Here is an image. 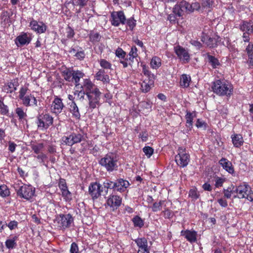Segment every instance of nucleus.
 <instances>
[{
  "instance_id": "10",
  "label": "nucleus",
  "mask_w": 253,
  "mask_h": 253,
  "mask_svg": "<svg viewBox=\"0 0 253 253\" xmlns=\"http://www.w3.org/2000/svg\"><path fill=\"white\" fill-rule=\"evenodd\" d=\"M189 3L185 0L178 1L172 9L173 14L180 17L183 16L184 12H189Z\"/></svg>"
},
{
  "instance_id": "17",
  "label": "nucleus",
  "mask_w": 253,
  "mask_h": 253,
  "mask_svg": "<svg viewBox=\"0 0 253 253\" xmlns=\"http://www.w3.org/2000/svg\"><path fill=\"white\" fill-rule=\"evenodd\" d=\"M30 26L32 30L39 34L44 33L46 30V26L42 22L38 24L36 20L31 21Z\"/></svg>"
},
{
  "instance_id": "57",
  "label": "nucleus",
  "mask_w": 253,
  "mask_h": 253,
  "mask_svg": "<svg viewBox=\"0 0 253 253\" xmlns=\"http://www.w3.org/2000/svg\"><path fill=\"white\" fill-rule=\"evenodd\" d=\"M8 150L11 153H13L15 150L17 145L12 141H9L8 142Z\"/></svg>"
},
{
  "instance_id": "33",
  "label": "nucleus",
  "mask_w": 253,
  "mask_h": 253,
  "mask_svg": "<svg viewBox=\"0 0 253 253\" xmlns=\"http://www.w3.org/2000/svg\"><path fill=\"white\" fill-rule=\"evenodd\" d=\"M240 30L242 31H245L248 34L252 33L253 31L252 25L250 22L247 21H244L243 22V24L240 26Z\"/></svg>"
},
{
  "instance_id": "21",
  "label": "nucleus",
  "mask_w": 253,
  "mask_h": 253,
  "mask_svg": "<svg viewBox=\"0 0 253 253\" xmlns=\"http://www.w3.org/2000/svg\"><path fill=\"white\" fill-rule=\"evenodd\" d=\"M21 100H22L23 105L26 106H37V100L34 96L31 94L25 96Z\"/></svg>"
},
{
  "instance_id": "61",
  "label": "nucleus",
  "mask_w": 253,
  "mask_h": 253,
  "mask_svg": "<svg viewBox=\"0 0 253 253\" xmlns=\"http://www.w3.org/2000/svg\"><path fill=\"white\" fill-rule=\"evenodd\" d=\"M223 182H224L223 179L220 178V177H217L215 180V187H219L222 186V184L223 183Z\"/></svg>"
},
{
  "instance_id": "38",
  "label": "nucleus",
  "mask_w": 253,
  "mask_h": 253,
  "mask_svg": "<svg viewBox=\"0 0 253 253\" xmlns=\"http://www.w3.org/2000/svg\"><path fill=\"white\" fill-rule=\"evenodd\" d=\"M115 182L111 181L109 180H106L103 183L104 188L106 189L105 193H107L108 189H112L115 191Z\"/></svg>"
},
{
  "instance_id": "31",
  "label": "nucleus",
  "mask_w": 253,
  "mask_h": 253,
  "mask_svg": "<svg viewBox=\"0 0 253 253\" xmlns=\"http://www.w3.org/2000/svg\"><path fill=\"white\" fill-rule=\"evenodd\" d=\"M219 37L216 35L214 37H209L207 41L206 42V44L210 48H213L217 45V42Z\"/></svg>"
},
{
  "instance_id": "46",
  "label": "nucleus",
  "mask_w": 253,
  "mask_h": 253,
  "mask_svg": "<svg viewBox=\"0 0 253 253\" xmlns=\"http://www.w3.org/2000/svg\"><path fill=\"white\" fill-rule=\"evenodd\" d=\"M143 151L147 158H150L154 153V149L150 146H145L143 148Z\"/></svg>"
},
{
  "instance_id": "12",
  "label": "nucleus",
  "mask_w": 253,
  "mask_h": 253,
  "mask_svg": "<svg viewBox=\"0 0 253 253\" xmlns=\"http://www.w3.org/2000/svg\"><path fill=\"white\" fill-rule=\"evenodd\" d=\"M103 192V187L101 185L97 182L91 183L88 187V192L91 196L92 199L94 200L98 198Z\"/></svg>"
},
{
  "instance_id": "23",
  "label": "nucleus",
  "mask_w": 253,
  "mask_h": 253,
  "mask_svg": "<svg viewBox=\"0 0 253 253\" xmlns=\"http://www.w3.org/2000/svg\"><path fill=\"white\" fill-rule=\"evenodd\" d=\"M232 141L234 147L239 148L244 144V139L241 134H234L231 135Z\"/></svg>"
},
{
  "instance_id": "30",
  "label": "nucleus",
  "mask_w": 253,
  "mask_h": 253,
  "mask_svg": "<svg viewBox=\"0 0 253 253\" xmlns=\"http://www.w3.org/2000/svg\"><path fill=\"white\" fill-rule=\"evenodd\" d=\"M196 113L193 112L191 113L190 112H187L185 116V119L186 120V126L189 128H191L193 126V120L196 117Z\"/></svg>"
},
{
  "instance_id": "39",
  "label": "nucleus",
  "mask_w": 253,
  "mask_h": 253,
  "mask_svg": "<svg viewBox=\"0 0 253 253\" xmlns=\"http://www.w3.org/2000/svg\"><path fill=\"white\" fill-rule=\"evenodd\" d=\"M161 65V59L157 56L153 57L151 61V66L154 69H157Z\"/></svg>"
},
{
  "instance_id": "53",
  "label": "nucleus",
  "mask_w": 253,
  "mask_h": 253,
  "mask_svg": "<svg viewBox=\"0 0 253 253\" xmlns=\"http://www.w3.org/2000/svg\"><path fill=\"white\" fill-rule=\"evenodd\" d=\"M62 196L65 198L66 200H69L72 199V195L71 193L68 189L66 190H64L62 191Z\"/></svg>"
},
{
  "instance_id": "8",
  "label": "nucleus",
  "mask_w": 253,
  "mask_h": 253,
  "mask_svg": "<svg viewBox=\"0 0 253 253\" xmlns=\"http://www.w3.org/2000/svg\"><path fill=\"white\" fill-rule=\"evenodd\" d=\"M175 160L176 164L180 167H186L189 162V155L185 152V149L179 148L178 153L175 156Z\"/></svg>"
},
{
  "instance_id": "29",
  "label": "nucleus",
  "mask_w": 253,
  "mask_h": 253,
  "mask_svg": "<svg viewBox=\"0 0 253 253\" xmlns=\"http://www.w3.org/2000/svg\"><path fill=\"white\" fill-rule=\"evenodd\" d=\"M73 71H74V70L70 68H66L65 70L62 71V76L66 81L72 82Z\"/></svg>"
},
{
  "instance_id": "48",
  "label": "nucleus",
  "mask_w": 253,
  "mask_h": 253,
  "mask_svg": "<svg viewBox=\"0 0 253 253\" xmlns=\"http://www.w3.org/2000/svg\"><path fill=\"white\" fill-rule=\"evenodd\" d=\"M189 12H193L194 10H198L200 7V5L198 2H194L192 4L189 3Z\"/></svg>"
},
{
  "instance_id": "13",
  "label": "nucleus",
  "mask_w": 253,
  "mask_h": 253,
  "mask_svg": "<svg viewBox=\"0 0 253 253\" xmlns=\"http://www.w3.org/2000/svg\"><path fill=\"white\" fill-rule=\"evenodd\" d=\"M174 51L178 58L184 62H188L190 60V56L188 51L182 46L177 45L174 47Z\"/></svg>"
},
{
  "instance_id": "60",
  "label": "nucleus",
  "mask_w": 253,
  "mask_h": 253,
  "mask_svg": "<svg viewBox=\"0 0 253 253\" xmlns=\"http://www.w3.org/2000/svg\"><path fill=\"white\" fill-rule=\"evenodd\" d=\"M27 90L28 88L27 87H22L20 89L19 95V98L20 99L25 96V94L27 92Z\"/></svg>"
},
{
  "instance_id": "18",
  "label": "nucleus",
  "mask_w": 253,
  "mask_h": 253,
  "mask_svg": "<svg viewBox=\"0 0 253 253\" xmlns=\"http://www.w3.org/2000/svg\"><path fill=\"white\" fill-rule=\"evenodd\" d=\"M181 235L184 236L187 241L190 243H194L197 241V232L193 230H182Z\"/></svg>"
},
{
  "instance_id": "58",
  "label": "nucleus",
  "mask_w": 253,
  "mask_h": 253,
  "mask_svg": "<svg viewBox=\"0 0 253 253\" xmlns=\"http://www.w3.org/2000/svg\"><path fill=\"white\" fill-rule=\"evenodd\" d=\"M75 32L74 30L70 27H68L67 29V37L68 38H71L74 37Z\"/></svg>"
},
{
  "instance_id": "1",
  "label": "nucleus",
  "mask_w": 253,
  "mask_h": 253,
  "mask_svg": "<svg viewBox=\"0 0 253 253\" xmlns=\"http://www.w3.org/2000/svg\"><path fill=\"white\" fill-rule=\"evenodd\" d=\"M211 88L213 92L219 96H230L233 91L232 84L224 80L214 82Z\"/></svg>"
},
{
  "instance_id": "59",
  "label": "nucleus",
  "mask_w": 253,
  "mask_h": 253,
  "mask_svg": "<svg viewBox=\"0 0 253 253\" xmlns=\"http://www.w3.org/2000/svg\"><path fill=\"white\" fill-rule=\"evenodd\" d=\"M196 126L198 128L204 127V128H206V124L200 119H198L196 124Z\"/></svg>"
},
{
  "instance_id": "16",
  "label": "nucleus",
  "mask_w": 253,
  "mask_h": 253,
  "mask_svg": "<svg viewBox=\"0 0 253 253\" xmlns=\"http://www.w3.org/2000/svg\"><path fill=\"white\" fill-rule=\"evenodd\" d=\"M80 86L82 89L86 92V95L90 93V92H93L95 89H98L89 79L84 80L83 84Z\"/></svg>"
},
{
  "instance_id": "35",
  "label": "nucleus",
  "mask_w": 253,
  "mask_h": 253,
  "mask_svg": "<svg viewBox=\"0 0 253 253\" xmlns=\"http://www.w3.org/2000/svg\"><path fill=\"white\" fill-rule=\"evenodd\" d=\"M17 239V237L14 236L12 238L7 239L5 241V246L8 249H13L16 246V241Z\"/></svg>"
},
{
  "instance_id": "22",
  "label": "nucleus",
  "mask_w": 253,
  "mask_h": 253,
  "mask_svg": "<svg viewBox=\"0 0 253 253\" xmlns=\"http://www.w3.org/2000/svg\"><path fill=\"white\" fill-rule=\"evenodd\" d=\"M220 165L223 168L231 174L234 173V169L233 165L230 161L225 158H222L219 162Z\"/></svg>"
},
{
  "instance_id": "37",
  "label": "nucleus",
  "mask_w": 253,
  "mask_h": 253,
  "mask_svg": "<svg viewBox=\"0 0 253 253\" xmlns=\"http://www.w3.org/2000/svg\"><path fill=\"white\" fill-rule=\"evenodd\" d=\"M88 0H71V3L74 6H79L82 8L87 4Z\"/></svg>"
},
{
  "instance_id": "56",
  "label": "nucleus",
  "mask_w": 253,
  "mask_h": 253,
  "mask_svg": "<svg viewBox=\"0 0 253 253\" xmlns=\"http://www.w3.org/2000/svg\"><path fill=\"white\" fill-rule=\"evenodd\" d=\"M70 253H79V248L77 244L74 242L72 243L71 246L70 248Z\"/></svg>"
},
{
  "instance_id": "63",
  "label": "nucleus",
  "mask_w": 253,
  "mask_h": 253,
  "mask_svg": "<svg viewBox=\"0 0 253 253\" xmlns=\"http://www.w3.org/2000/svg\"><path fill=\"white\" fill-rule=\"evenodd\" d=\"M139 137L143 141H146L148 138V134L146 132H141L139 133Z\"/></svg>"
},
{
  "instance_id": "27",
  "label": "nucleus",
  "mask_w": 253,
  "mask_h": 253,
  "mask_svg": "<svg viewBox=\"0 0 253 253\" xmlns=\"http://www.w3.org/2000/svg\"><path fill=\"white\" fill-rule=\"evenodd\" d=\"M191 77L186 74H183L180 77V85L183 88H187L191 82Z\"/></svg>"
},
{
  "instance_id": "20",
  "label": "nucleus",
  "mask_w": 253,
  "mask_h": 253,
  "mask_svg": "<svg viewBox=\"0 0 253 253\" xmlns=\"http://www.w3.org/2000/svg\"><path fill=\"white\" fill-rule=\"evenodd\" d=\"M19 85L17 79H14L10 82H8L3 87V91L6 93H12L17 89Z\"/></svg>"
},
{
  "instance_id": "51",
  "label": "nucleus",
  "mask_w": 253,
  "mask_h": 253,
  "mask_svg": "<svg viewBox=\"0 0 253 253\" xmlns=\"http://www.w3.org/2000/svg\"><path fill=\"white\" fill-rule=\"evenodd\" d=\"M90 39L92 42H97L100 40V36L98 33H93L90 36Z\"/></svg>"
},
{
  "instance_id": "4",
  "label": "nucleus",
  "mask_w": 253,
  "mask_h": 253,
  "mask_svg": "<svg viewBox=\"0 0 253 253\" xmlns=\"http://www.w3.org/2000/svg\"><path fill=\"white\" fill-rule=\"evenodd\" d=\"M73 222V218L70 214H60L54 220V223L57 224L58 227L64 229L70 227Z\"/></svg>"
},
{
  "instance_id": "9",
  "label": "nucleus",
  "mask_w": 253,
  "mask_h": 253,
  "mask_svg": "<svg viewBox=\"0 0 253 253\" xmlns=\"http://www.w3.org/2000/svg\"><path fill=\"white\" fill-rule=\"evenodd\" d=\"M111 23L112 25L118 27L120 24H125L126 18L123 11H113L111 15Z\"/></svg>"
},
{
  "instance_id": "50",
  "label": "nucleus",
  "mask_w": 253,
  "mask_h": 253,
  "mask_svg": "<svg viewBox=\"0 0 253 253\" xmlns=\"http://www.w3.org/2000/svg\"><path fill=\"white\" fill-rule=\"evenodd\" d=\"M151 88L150 85L146 83L145 81H143L141 83V89L143 92H148Z\"/></svg>"
},
{
  "instance_id": "36",
  "label": "nucleus",
  "mask_w": 253,
  "mask_h": 253,
  "mask_svg": "<svg viewBox=\"0 0 253 253\" xmlns=\"http://www.w3.org/2000/svg\"><path fill=\"white\" fill-rule=\"evenodd\" d=\"M207 58L209 62L211 64L212 68H215L220 63L218 60L214 56L210 55L209 53L207 54Z\"/></svg>"
},
{
  "instance_id": "52",
  "label": "nucleus",
  "mask_w": 253,
  "mask_h": 253,
  "mask_svg": "<svg viewBox=\"0 0 253 253\" xmlns=\"http://www.w3.org/2000/svg\"><path fill=\"white\" fill-rule=\"evenodd\" d=\"M126 54V52L121 48L118 47L116 50V56L120 58H124Z\"/></svg>"
},
{
  "instance_id": "41",
  "label": "nucleus",
  "mask_w": 253,
  "mask_h": 253,
  "mask_svg": "<svg viewBox=\"0 0 253 253\" xmlns=\"http://www.w3.org/2000/svg\"><path fill=\"white\" fill-rule=\"evenodd\" d=\"M31 147L35 153L38 154L40 153L43 148L44 145L43 143H38L37 144L31 145Z\"/></svg>"
},
{
  "instance_id": "44",
  "label": "nucleus",
  "mask_w": 253,
  "mask_h": 253,
  "mask_svg": "<svg viewBox=\"0 0 253 253\" xmlns=\"http://www.w3.org/2000/svg\"><path fill=\"white\" fill-rule=\"evenodd\" d=\"M137 48L135 46H132V47L131 48V50L129 53V56L132 57V59H134L138 56V54L137 53ZM136 59V64H137V65H138L139 62H138V61L136 59Z\"/></svg>"
},
{
  "instance_id": "2",
  "label": "nucleus",
  "mask_w": 253,
  "mask_h": 253,
  "mask_svg": "<svg viewBox=\"0 0 253 253\" xmlns=\"http://www.w3.org/2000/svg\"><path fill=\"white\" fill-rule=\"evenodd\" d=\"M117 160L112 154H108L99 161V164L109 172L113 171L117 167Z\"/></svg>"
},
{
  "instance_id": "6",
  "label": "nucleus",
  "mask_w": 253,
  "mask_h": 253,
  "mask_svg": "<svg viewBox=\"0 0 253 253\" xmlns=\"http://www.w3.org/2000/svg\"><path fill=\"white\" fill-rule=\"evenodd\" d=\"M53 123V118L48 114H41L37 117V125L39 128L46 129Z\"/></svg>"
},
{
  "instance_id": "19",
  "label": "nucleus",
  "mask_w": 253,
  "mask_h": 253,
  "mask_svg": "<svg viewBox=\"0 0 253 253\" xmlns=\"http://www.w3.org/2000/svg\"><path fill=\"white\" fill-rule=\"evenodd\" d=\"M115 191L119 192H124L126 188L129 185L128 181L122 178L117 179L115 182Z\"/></svg>"
},
{
  "instance_id": "34",
  "label": "nucleus",
  "mask_w": 253,
  "mask_h": 253,
  "mask_svg": "<svg viewBox=\"0 0 253 253\" xmlns=\"http://www.w3.org/2000/svg\"><path fill=\"white\" fill-rule=\"evenodd\" d=\"M16 114L19 117V120L21 122H24V121L26 120L27 114L25 112H24L23 109L22 108L18 107L15 110Z\"/></svg>"
},
{
  "instance_id": "64",
  "label": "nucleus",
  "mask_w": 253,
  "mask_h": 253,
  "mask_svg": "<svg viewBox=\"0 0 253 253\" xmlns=\"http://www.w3.org/2000/svg\"><path fill=\"white\" fill-rule=\"evenodd\" d=\"M249 60L247 61L249 66L251 68H253V54L248 55Z\"/></svg>"
},
{
  "instance_id": "62",
  "label": "nucleus",
  "mask_w": 253,
  "mask_h": 253,
  "mask_svg": "<svg viewBox=\"0 0 253 253\" xmlns=\"http://www.w3.org/2000/svg\"><path fill=\"white\" fill-rule=\"evenodd\" d=\"M75 56L80 60H83L85 56V54L84 51H80L79 52H77Z\"/></svg>"
},
{
  "instance_id": "32",
  "label": "nucleus",
  "mask_w": 253,
  "mask_h": 253,
  "mask_svg": "<svg viewBox=\"0 0 253 253\" xmlns=\"http://www.w3.org/2000/svg\"><path fill=\"white\" fill-rule=\"evenodd\" d=\"M135 242L139 247V249L148 248L147 241L145 238H137L135 240Z\"/></svg>"
},
{
  "instance_id": "28",
  "label": "nucleus",
  "mask_w": 253,
  "mask_h": 253,
  "mask_svg": "<svg viewBox=\"0 0 253 253\" xmlns=\"http://www.w3.org/2000/svg\"><path fill=\"white\" fill-rule=\"evenodd\" d=\"M70 107V111L73 116L75 118L79 119L81 117V115L76 103L74 101H72Z\"/></svg>"
},
{
  "instance_id": "7",
  "label": "nucleus",
  "mask_w": 253,
  "mask_h": 253,
  "mask_svg": "<svg viewBox=\"0 0 253 253\" xmlns=\"http://www.w3.org/2000/svg\"><path fill=\"white\" fill-rule=\"evenodd\" d=\"M101 94L99 89H95L93 92L86 95L88 100L89 109L92 110L96 108L97 105H99Z\"/></svg>"
},
{
  "instance_id": "5",
  "label": "nucleus",
  "mask_w": 253,
  "mask_h": 253,
  "mask_svg": "<svg viewBox=\"0 0 253 253\" xmlns=\"http://www.w3.org/2000/svg\"><path fill=\"white\" fill-rule=\"evenodd\" d=\"M62 140L65 144L72 146L76 143L85 141V138L84 135L80 133L73 132L68 136H63Z\"/></svg>"
},
{
  "instance_id": "26",
  "label": "nucleus",
  "mask_w": 253,
  "mask_h": 253,
  "mask_svg": "<svg viewBox=\"0 0 253 253\" xmlns=\"http://www.w3.org/2000/svg\"><path fill=\"white\" fill-rule=\"evenodd\" d=\"M31 39L28 37L27 34L18 36L16 39L15 42L17 46H19L17 41L21 45L28 44L30 42Z\"/></svg>"
},
{
  "instance_id": "54",
  "label": "nucleus",
  "mask_w": 253,
  "mask_h": 253,
  "mask_svg": "<svg viewBox=\"0 0 253 253\" xmlns=\"http://www.w3.org/2000/svg\"><path fill=\"white\" fill-rule=\"evenodd\" d=\"M0 109L2 114H6L8 113L7 106L3 103V101L0 100Z\"/></svg>"
},
{
  "instance_id": "43",
  "label": "nucleus",
  "mask_w": 253,
  "mask_h": 253,
  "mask_svg": "<svg viewBox=\"0 0 253 253\" xmlns=\"http://www.w3.org/2000/svg\"><path fill=\"white\" fill-rule=\"evenodd\" d=\"M214 4V0H202L201 4L205 8H211Z\"/></svg>"
},
{
  "instance_id": "49",
  "label": "nucleus",
  "mask_w": 253,
  "mask_h": 253,
  "mask_svg": "<svg viewBox=\"0 0 253 253\" xmlns=\"http://www.w3.org/2000/svg\"><path fill=\"white\" fill-rule=\"evenodd\" d=\"M164 201H160L159 203H154L152 207V210L154 212L161 210L162 205Z\"/></svg>"
},
{
  "instance_id": "42",
  "label": "nucleus",
  "mask_w": 253,
  "mask_h": 253,
  "mask_svg": "<svg viewBox=\"0 0 253 253\" xmlns=\"http://www.w3.org/2000/svg\"><path fill=\"white\" fill-rule=\"evenodd\" d=\"M9 194V190L5 185H0V196L5 197L8 196Z\"/></svg>"
},
{
  "instance_id": "47",
  "label": "nucleus",
  "mask_w": 253,
  "mask_h": 253,
  "mask_svg": "<svg viewBox=\"0 0 253 253\" xmlns=\"http://www.w3.org/2000/svg\"><path fill=\"white\" fill-rule=\"evenodd\" d=\"M100 66L104 69H110L111 68V64L105 59H101L100 61Z\"/></svg>"
},
{
  "instance_id": "40",
  "label": "nucleus",
  "mask_w": 253,
  "mask_h": 253,
  "mask_svg": "<svg viewBox=\"0 0 253 253\" xmlns=\"http://www.w3.org/2000/svg\"><path fill=\"white\" fill-rule=\"evenodd\" d=\"M132 221L133 222L134 226L135 227L141 228L144 225V222L143 220L138 215L135 216L132 218Z\"/></svg>"
},
{
  "instance_id": "15",
  "label": "nucleus",
  "mask_w": 253,
  "mask_h": 253,
  "mask_svg": "<svg viewBox=\"0 0 253 253\" xmlns=\"http://www.w3.org/2000/svg\"><path fill=\"white\" fill-rule=\"evenodd\" d=\"M64 107V104L61 98L56 97L52 102L51 109V111L57 115L60 113Z\"/></svg>"
},
{
  "instance_id": "45",
  "label": "nucleus",
  "mask_w": 253,
  "mask_h": 253,
  "mask_svg": "<svg viewBox=\"0 0 253 253\" xmlns=\"http://www.w3.org/2000/svg\"><path fill=\"white\" fill-rule=\"evenodd\" d=\"M126 23L129 27L130 30H133L136 26V20L133 17H131L128 19H126Z\"/></svg>"
},
{
  "instance_id": "14",
  "label": "nucleus",
  "mask_w": 253,
  "mask_h": 253,
  "mask_svg": "<svg viewBox=\"0 0 253 253\" xmlns=\"http://www.w3.org/2000/svg\"><path fill=\"white\" fill-rule=\"evenodd\" d=\"M122 198L118 195H111L107 200V205L113 211L117 209L122 203Z\"/></svg>"
},
{
  "instance_id": "11",
  "label": "nucleus",
  "mask_w": 253,
  "mask_h": 253,
  "mask_svg": "<svg viewBox=\"0 0 253 253\" xmlns=\"http://www.w3.org/2000/svg\"><path fill=\"white\" fill-rule=\"evenodd\" d=\"M35 188H33L31 185H24L20 187L17 191V195L26 200L31 199L35 193Z\"/></svg>"
},
{
  "instance_id": "3",
  "label": "nucleus",
  "mask_w": 253,
  "mask_h": 253,
  "mask_svg": "<svg viewBox=\"0 0 253 253\" xmlns=\"http://www.w3.org/2000/svg\"><path fill=\"white\" fill-rule=\"evenodd\" d=\"M236 193L239 198H246L251 202L253 201V191L249 185L245 183L236 187Z\"/></svg>"
},
{
  "instance_id": "25",
  "label": "nucleus",
  "mask_w": 253,
  "mask_h": 253,
  "mask_svg": "<svg viewBox=\"0 0 253 253\" xmlns=\"http://www.w3.org/2000/svg\"><path fill=\"white\" fill-rule=\"evenodd\" d=\"M84 74L79 70H74L72 76V82H75L76 87H79L81 84L79 83L81 78H83Z\"/></svg>"
},
{
  "instance_id": "24",
  "label": "nucleus",
  "mask_w": 253,
  "mask_h": 253,
  "mask_svg": "<svg viewBox=\"0 0 253 253\" xmlns=\"http://www.w3.org/2000/svg\"><path fill=\"white\" fill-rule=\"evenodd\" d=\"M95 77L97 80L102 81L104 84H108L110 82L109 76L105 75V72L103 70L98 71L96 74Z\"/></svg>"
},
{
  "instance_id": "55",
  "label": "nucleus",
  "mask_w": 253,
  "mask_h": 253,
  "mask_svg": "<svg viewBox=\"0 0 253 253\" xmlns=\"http://www.w3.org/2000/svg\"><path fill=\"white\" fill-rule=\"evenodd\" d=\"M189 196L194 199H197L199 198V195L195 189H192L189 191Z\"/></svg>"
}]
</instances>
